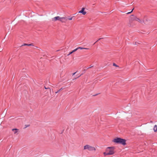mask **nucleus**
<instances>
[{"label":"nucleus","mask_w":157,"mask_h":157,"mask_svg":"<svg viewBox=\"0 0 157 157\" xmlns=\"http://www.w3.org/2000/svg\"><path fill=\"white\" fill-rule=\"evenodd\" d=\"M52 20L53 21L58 20L62 23H66L67 21V18L66 17H60L59 16H56L52 18Z\"/></svg>","instance_id":"obj_1"},{"label":"nucleus","mask_w":157,"mask_h":157,"mask_svg":"<svg viewBox=\"0 0 157 157\" xmlns=\"http://www.w3.org/2000/svg\"><path fill=\"white\" fill-rule=\"evenodd\" d=\"M112 141L115 143L121 144L124 145L126 144V140L125 139L119 137L114 139Z\"/></svg>","instance_id":"obj_2"},{"label":"nucleus","mask_w":157,"mask_h":157,"mask_svg":"<svg viewBox=\"0 0 157 157\" xmlns=\"http://www.w3.org/2000/svg\"><path fill=\"white\" fill-rule=\"evenodd\" d=\"M114 147H108L106 149V151L107 152L109 155H112L114 154Z\"/></svg>","instance_id":"obj_3"},{"label":"nucleus","mask_w":157,"mask_h":157,"mask_svg":"<svg viewBox=\"0 0 157 157\" xmlns=\"http://www.w3.org/2000/svg\"><path fill=\"white\" fill-rule=\"evenodd\" d=\"M84 149H87L89 151H95L96 150L94 147L89 145H86L84 147Z\"/></svg>","instance_id":"obj_4"},{"label":"nucleus","mask_w":157,"mask_h":157,"mask_svg":"<svg viewBox=\"0 0 157 157\" xmlns=\"http://www.w3.org/2000/svg\"><path fill=\"white\" fill-rule=\"evenodd\" d=\"M137 17L134 15H132L130 16V21H136Z\"/></svg>","instance_id":"obj_5"},{"label":"nucleus","mask_w":157,"mask_h":157,"mask_svg":"<svg viewBox=\"0 0 157 157\" xmlns=\"http://www.w3.org/2000/svg\"><path fill=\"white\" fill-rule=\"evenodd\" d=\"M152 22V21L149 18H147L146 21H144V23L145 24H151Z\"/></svg>","instance_id":"obj_6"},{"label":"nucleus","mask_w":157,"mask_h":157,"mask_svg":"<svg viewBox=\"0 0 157 157\" xmlns=\"http://www.w3.org/2000/svg\"><path fill=\"white\" fill-rule=\"evenodd\" d=\"M85 8H82L80 11L78 12L79 13H82L83 15H85L86 14V11H84Z\"/></svg>","instance_id":"obj_7"},{"label":"nucleus","mask_w":157,"mask_h":157,"mask_svg":"<svg viewBox=\"0 0 157 157\" xmlns=\"http://www.w3.org/2000/svg\"><path fill=\"white\" fill-rule=\"evenodd\" d=\"M136 21H138L140 23H142L144 22V20L141 19L137 17Z\"/></svg>","instance_id":"obj_8"},{"label":"nucleus","mask_w":157,"mask_h":157,"mask_svg":"<svg viewBox=\"0 0 157 157\" xmlns=\"http://www.w3.org/2000/svg\"><path fill=\"white\" fill-rule=\"evenodd\" d=\"M12 131L13 132L14 134H16L18 132L19 129L17 128H14L12 129Z\"/></svg>","instance_id":"obj_9"},{"label":"nucleus","mask_w":157,"mask_h":157,"mask_svg":"<svg viewBox=\"0 0 157 157\" xmlns=\"http://www.w3.org/2000/svg\"><path fill=\"white\" fill-rule=\"evenodd\" d=\"M77 50V49H75L74 50H73L72 51L70 52L69 53L68 55V56L72 54L73 52L76 51Z\"/></svg>","instance_id":"obj_10"},{"label":"nucleus","mask_w":157,"mask_h":157,"mask_svg":"<svg viewBox=\"0 0 157 157\" xmlns=\"http://www.w3.org/2000/svg\"><path fill=\"white\" fill-rule=\"evenodd\" d=\"M154 131L155 132H157V125H155L153 128Z\"/></svg>","instance_id":"obj_11"},{"label":"nucleus","mask_w":157,"mask_h":157,"mask_svg":"<svg viewBox=\"0 0 157 157\" xmlns=\"http://www.w3.org/2000/svg\"><path fill=\"white\" fill-rule=\"evenodd\" d=\"M25 45H27V46H33V44L32 43V44H23V45H21V46H25Z\"/></svg>","instance_id":"obj_12"},{"label":"nucleus","mask_w":157,"mask_h":157,"mask_svg":"<svg viewBox=\"0 0 157 157\" xmlns=\"http://www.w3.org/2000/svg\"><path fill=\"white\" fill-rule=\"evenodd\" d=\"M76 49H77V50L78 49H88L89 48H82V47H79L78 48H76Z\"/></svg>","instance_id":"obj_13"},{"label":"nucleus","mask_w":157,"mask_h":157,"mask_svg":"<svg viewBox=\"0 0 157 157\" xmlns=\"http://www.w3.org/2000/svg\"><path fill=\"white\" fill-rule=\"evenodd\" d=\"M103 154L105 156H106L107 155H109V154L107 152H105L103 153Z\"/></svg>","instance_id":"obj_14"},{"label":"nucleus","mask_w":157,"mask_h":157,"mask_svg":"<svg viewBox=\"0 0 157 157\" xmlns=\"http://www.w3.org/2000/svg\"><path fill=\"white\" fill-rule=\"evenodd\" d=\"M63 89L62 88H61L59 90H58V91H57L56 92H55V93L56 94H57V93H58L60 91H61Z\"/></svg>","instance_id":"obj_15"},{"label":"nucleus","mask_w":157,"mask_h":157,"mask_svg":"<svg viewBox=\"0 0 157 157\" xmlns=\"http://www.w3.org/2000/svg\"><path fill=\"white\" fill-rule=\"evenodd\" d=\"M67 20H71L72 19V18H73V17H67Z\"/></svg>","instance_id":"obj_16"},{"label":"nucleus","mask_w":157,"mask_h":157,"mask_svg":"<svg viewBox=\"0 0 157 157\" xmlns=\"http://www.w3.org/2000/svg\"><path fill=\"white\" fill-rule=\"evenodd\" d=\"M134 8H133V9H132V10L131 12H128L127 13V14H129V13H131V12H132V11L133 10H134Z\"/></svg>","instance_id":"obj_17"},{"label":"nucleus","mask_w":157,"mask_h":157,"mask_svg":"<svg viewBox=\"0 0 157 157\" xmlns=\"http://www.w3.org/2000/svg\"><path fill=\"white\" fill-rule=\"evenodd\" d=\"M113 66H115V67H118V66L115 63H113Z\"/></svg>","instance_id":"obj_18"},{"label":"nucleus","mask_w":157,"mask_h":157,"mask_svg":"<svg viewBox=\"0 0 157 157\" xmlns=\"http://www.w3.org/2000/svg\"><path fill=\"white\" fill-rule=\"evenodd\" d=\"M93 67V66H90V67H89L88 68V69L90 68Z\"/></svg>","instance_id":"obj_19"},{"label":"nucleus","mask_w":157,"mask_h":157,"mask_svg":"<svg viewBox=\"0 0 157 157\" xmlns=\"http://www.w3.org/2000/svg\"><path fill=\"white\" fill-rule=\"evenodd\" d=\"M44 88L46 89H49V88H46L45 86L44 87Z\"/></svg>","instance_id":"obj_20"},{"label":"nucleus","mask_w":157,"mask_h":157,"mask_svg":"<svg viewBox=\"0 0 157 157\" xmlns=\"http://www.w3.org/2000/svg\"><path fill=\"white\" fill-rule=\"evenodd\" d=\"M49 89V91H50V93H51V89L50 88H49V89Z\"/></svg>","instance_id":"obj_21"},{"label":"nucleus","mask_w":157,"mask_h":157,"mask_svg":"<svg viewBox=\"0 0 157 157\" xmlns=\"http://www.w3.org/2000/svg\"><path fill=\"white\" fill-rule=\"evenodd\" d=\"M76 73V72H75V73H73V75H74L75 74V73Z\"/></svg>","instance_id":"obj_22"},{"label":"nucleus","mask_w":157,"mask_h":157,"mask_svg":"<svg viewBox=\"0 0 157 157\" xmlns=\"http://www.w3.org/2000/svg\"><path fill=\"white\" fill-rule=\"evenodd\" d=\"M81 75H80L78 76L77 78H78V77H80Z\"/></svg>","instance_id":"obj_23"}]
</instances>
